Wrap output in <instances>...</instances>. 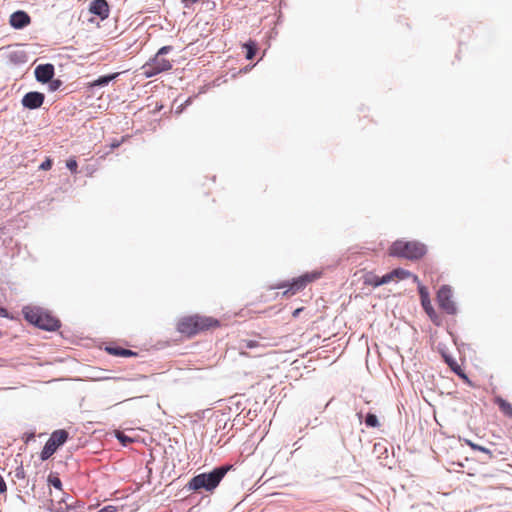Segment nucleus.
Here are the masks:
<instances>
[{"label": "nucleus", "instance_id": "nucleus-1", "mask_svg": "<svg viewBox=\"0 0 512 512\" xmlns=\"http://www.w3.org/2000/svg\"><path fill=\"white\" fill-rule=\"evenodd\" d=\"M220 326L221 322L214 317L192 314L181 317L176 324V329L182 335L191 338L197 334L215 330Z\"/></svg>", "mask_w": 512, "mask_h": 512}, {"label": "nucleus", "instance_id": "nucleus-2", "mask_svg": "<svg viewBox=\"0 0 512 512\" xmlns=\"http://www.w3.org/2000/svg\"><path fill=\"white\" fill-rule=\"evenodd\" d=\"M232 468L231 465L227 466H221L218 468H215L210 473H202L199 475L194 476L189 481V489L198 491L200 489H205L206 491H212L214 490L221 480L224 478L226 473Z\"/></svg>", "mask_w": 512, "mask_h": 512}, {"label": "nucleus", "instance_id": "nucleus-3", "mask_svg": "<svg viewBox=\"0 0 512 512\" xmlns=\"http://www.w3.org/2000/svg\"><path fill=\"white\" fill-rule=\"evenodd\" d=\"M389 255L395 257L417 260L426 254V247L418 241H395L388 250Z\"/></svg>", "mask_w": 512, "mask_h": 512}, {"label": "nucleus", "instance_id": "nucleus-4", "mask_svg": "<svg viewBox=\"0 0 512 512\" xmlns=\"http://www.w3.org/2000/svg\"><path fill=\"white\" fill-rule=\"evenodd\" d=\"M23 314L29 323L41 329L55 331L60 327V321L56 317L39 308L25 307Z\"/></svg>", "mask_w": 512, "mask_h": 512}, {"label": "nucleus", "instance_id": "nucleus-5", "mask_svg": "<svg viewBox=\"0 0 512 512\" xmlns=\"http://www.w3.org/2000/svg\"><path fill=\"white\" fill-rule=\"evenodd\" d=\"M170 49V46H164L160 48L155 57L142 67L143 73L146 77H152L161 72L171 69V62L163 56Z\"/></svg>", "mask_w": 512, "mask_h": 512}, {"label": "nucleus", "instance_id": "nucleus-6", "mask_svg": "<svg viewBox=\"0 0 512 512\" xmlns=\"http://www.w3.org/2000/svg\"><path fill=\"white\" fill-rule=\"evenodd\" d=\"M322 271H312L307 272L295 279L289 284H279L275 288H285L287 289L283 292V296H290L294 295L297 292L303 290L309 283H312L316 281L317 279L321 278Z\"/></svg>", "mask_w": 512, "mask_h": 512}, {"label": "nucleus", "instance_id": "nucleus-7", "mask_svg": "<svg viewBox=\"0 0 512 512\" xmlns=\"http://www.w3.org/2000/svg\"><path fill=\"white\" fill-rule=\"evenodd\" d=\"M67 439L68 432L66 430L59 429L54 431L41 451V460L45 461L49 459L56 450L67 441Z\"/></svg>", "mask_w": 512, "mask_h": 512}, {"label": "nucleus", "instance_id": "nucleus-8", "mask_svg": "<svg viewBox=\"0 0 512 512\" xmlns=\"http://www.w3.org/2000/svg\"><path fill=\"white\" fill-rule=\"evenodd\" d=\"M437 303L445 313L454 315L457 312L456 304L453 300V293L449 286H442L437 292Z\"/></svg>", "mask_w": 512, "mask_h": 512}, {"label": "nucleus", "instance_id": "nucleus-9", "mask_svg": "<svg viewBox=\"0 0 512 512\" xmlns=\"http://www.w3.org/2000/svg\"><path fill=\"white\" fill-rule=\"evenodd\" d=\"M419 295H420V299H421V305H422L424 311L427 313V315L429 316V318L431 319V321L434 324L440 325V323H441L440 318L431 304V300H430L429 292H428L427 288L420 285L419 286Z\"/></svg>", "mask_w": 512, "mask_h": 512}, {"label": "nucleus", "instance_id": "nucleus-10", "mask_svg": "<svg viewBox=\"0 0 512 512\" xmlns=\"http://www.w3.org/2000/svg\"><path fill=\"white\" fill-rule=\"evenodd\" d=\"M89 12L105 20L110 15V7L106 0H93L89 6Z\"/></svg>", "mask_w": 512, "mask_h": 512}, {"label": "nucleus", "instance_id": "nucleus-11", "mask_svg": "<svg viewBox=\"0 0 512 512\" xmlns=\"http://www.w3.org/2000/svg\"><path fill=\"white\" fill-rule=\"evenodd\" d=\"M44 98L40 92H29L22 98V105L28 109H37L42 106Z\"/></svg>", "mask_w": 512, "mask_h": 512}, {"label": "nucleus", "instance_id": "nucleus-12", "mask_svg": "<svg viewBox=\"0 0 512 512\" xmlns=\"http://www.w3.org/2000/svg\"><path fill=\"white\" fill-rule=\"evenodd\" d=\"M34 73L37 81L48 83L54 76V66L50 63L38 65Z\"/></svg>", "mask_w": 512, "mask_h": 512}, {"label": "nucleus", "instance_id": "nucleus-13", "mask_svg": "<svg viewBox=\"0 0 512 512\" xmlns=\"http://www.w3.org/2000/svg\"><path fill=\"white\" fill-rule=\"evenodd\" d=\"M10 25L16 29H22L30 24L31 18L24 11H16L10 16Z\"/></svg>", "mask_w": 512, "mask_h": 512}, {"label": "nucleus", "instance_id": "nucleus-14", "mask_svg": "<svg viewBox=\"0 0 512 512\" xmlns=\"http://www.w3.org/2000/svg\"><path fill=\"white\" fill-rule=\"evenodd\" d=\"M68 496H62L59 500L51 499L50 510L52 512H69L72 503L67 501Z\"/></svg>", "mask_w": 512, "mask_h": 512}, {"label": "nucleus", "instance_id": "nucleus-15", "mask_svg": "<svg viewBox=\"0 0 512 512\" xmlns=\"http://www.w3.org/2000/svg\"><path fill=\"white\" fill-rule=\"evenodd\" d=\"M105 351L108 354L116 356V357H134L137 355L136 352H134L130 349H125V348H122V347L116 346V345L106 346Z\"/></svg>", "mask_w": 512, "mask_h": 512}, {"label": "nucleus", "instance_id": "nucleus-16", "mask_svg": "<svg viewBox=\"0 0 512 512\" xmlns=\"http://www.w3.org/2000/svg\"><path fill=\"white\" fill-rule=\"evenodd\" d=\"M493 402L505 416L512 418V404L510 402L503 399L501 396H495Z\"/></svg>", "mask_w": 512, "mask_h": 512}, {"label": "nucleus", "instance_id": "nucleus-17", "mask_svg": "<svg viewBox=\"0 0 512 512\" xmlns=\"http://www.w3.org/2000/svg\"><path fill=\"white\" fill-rule=\"evenodd\" d=\"M443 358L445 360V362L447 363V365L450 367V369L456 373L458 376H460L462 379H466L467 380V376L466 374L464 373L463 369L461 368V366L457 363L456 360H454L451 356L447 355V354H443Z\"/></svg>", "mask_w": 512, "mask_h": 512}, {"label": "nucleus", "instance_id": "nucleus-18", "mask_svg": "<svg viewBox=\"0 0 512 512\" xmlns=\"http://www.w3.org/2000/svg\"><path fill=\"white\" fill-rule=\"evenodd\" d=\"M363 279V283L368 286L378 287L382 285L381 277L372 272L366 273Z\"/></svg>", "mask_w": 512, "mask_h": 512}, {"label": "nucleus", "instance_id": "nucleus-19", "mask_svg": "<svg viewBox=\"0 0 512 512\" xmlns=\"http://www.w3.org/2000/svg\"><path fill=\"white\" fill-rule=\"evenodd\" d=\"M119 73H113L110 75L101 76L98 79L94 80L90 83L91 87L96 86H105L108 85L112 80H114L116 77H118Z\"/></svg>", "mask_w": 512, "mask_h": 512}, {"label": "nucleus", "instance_id": "nucleus-20", "mask_svg": "<svg viewBox=\"0 0 512 512\" xmlns=\"http://www.w3.org/2000/svg\"><path fill=\"white\" fill-rule=\"evenodd\" d=\"M243 345H244L246 348H249V349H253V348H262V349H265V348H268V347L273 346V345H272V344H270V343L264 342V341H263V338H261L260 340H244V341H243Z\"/></svg>", "mask_w": 512, "mask_h": 512}, {"label": "nucleus", "instance_id": "nucleus-21", "mask_svg": "<svg viewBox=\"0 0 512 512\" xmlns=\"http://www.w3.org/2000/svg\"><path fill=\"white\" fill-rule=\"evenodd\" d=\"M392 272L395 280H404L411 276L413 277L414 281L418 280V277L416 275H412L411 272L402 268H396L392 270Z\"/></svg>", "mask_w": 512, "mask_h": 512}, {"label": "nucleus", "instance_id": "nucleus-22", "mask_svg": "<svg viewBox=\"0 0 512 512\" xmlns=\"http://www.w3.org/2000/svg\"><path fill=\"white\" fill-rule=\"evenodd\" d=\"M243 48L246 49V58L248 60H252L256 54L257 51V44L255 41H248L245 44H243Z\"/></svg>", "mask_w": 512, "mask_h": 512}, {"label": "nucleus", "instance_id": "nucleus-23", "mask_svg": "<svg viewBox=\"0 0 512 512\" xmlns=\"http://www.w3.org/2000/svg\"><path fill=\"white\" fill-rule=\"evenodd\" d=\"M48 483L59 491H62V482L57 475L50 474L48 476Z\"/></svg>", "mask_w": 512, "mask_h": 512}, {"label": "nucleus", "instance_id": "nucleus-24", "mask_svg": "<svg viewBox=\"0 0 512 512\" xmlns=\"http://www.w3.org/2000/svg\"><path fill=\"white\" fill-rule=\"evenodd\" d=\"M365 423L369 427H377V426H379V422H378L377 416L375 414H372V413H368L367 414L366 419H365Z\"/></svg>", "mask_w": 512, "mask_h": 512}, {"label": "nucleus", "instance_id": "nucleus-25", "mask_svg": "<svg viewBox=\"0 0 512 512\" xmlns=\"http://www.w3.org/2000/svg\"><path fill=\"white\" fill-rule=\"evenodd\" d=\"M66 166L72 173L77 172L78 164L75 159L71 158V159L67 160Z\"/></svg>", "mask_w": 512, "mask_h": 512}, {"label": "nucleus", "instance_id": "nucleus-26", "mask_svg": "<svg viewBox=\"0 0 512 512\" xmlns=\"http://www.w3.org/2000/svg\"><path fill=\"white\" fill-rule=\"evenodd\" d=\"M394 280L395 279H394V275H393L392 271L381 277L382 285L387 284V283H389L391 281H394Z\"/></svg>", "mask_w": 512, "mask_h": 512}, {"label": "nucleus", "instance_id": "nucleus-27", "mask_svg": "<svg viewBox=\"0 0 512 512\" xmlns=\"http://www.w3.org/2000/svg\"><path fill=\"white\" fill-rule=\"evenodd\" d=\"M470 447L473 449V450H477V451H481L483 453H490L489 449L483 447V446H480V445H477V444H473V443H469Z\"/></svg>", "mask_w": 512, "mask_h": 512}, {"label": "nucleus", "instance_id": "nucleus-28", "mask_svg": "<svg viewBox=\"0 0 512 512\" xmlns=\"http://www.w3.org/2000/svg\"><path fill=\"white\" fill-rule=\"evenodd\" d=\"M117 438H118V439H119V441H120L121 443H123L124 445H126V444H127V443H129V442H131V439H130L128 436L124 435L123 433H118V434H117Z\"/></svg>", "mask_w": 512, "mask_h": 512}, {"label": "nucleus", "instance_id": "nucleus-29", "mask_svg": "<svg viewBox=\"0 0 512 512\" xmlns=\"http://www.w3.org/2000/svg\"><path fill=\"white\" fill-rule=\"evenodd\" d=\"M52 167V160L51 159H46L41 165H40V169L41 170H49L51 169Z\"/></svg>", "mask_w": 512, "mask_h": 512}, {"label": "nucleus", "instance_id": "nucleus-30", "mask_svg": "<svg viewBox=\"0 0 512 512\" xmlns=\"http://www.w3.org/2000/svg\"><path fill=\"white\" fill-rule=\"evenodd\" d=\"M60 85H61V81L59 79L52 80L50 83V89L52 91L57 90L60 87Z\"/></svg>", "mask_w": 512, "mask_h": 512}, {"label": "nucleus", "instance_id": "nucleus-31", "mask_svg": "<svg viewBox=\"0 0 512 512\" xmlns=\"http://www.w3.org/2000/svg\"><path fill=\"white\" fill-rule=\"evenodd\" d=\"M7 491V486L4 481V478L0 475V493H5Z\"/></svg>", "mask_w": 512, "mask_h": 512}, {"label": "nucleus", "instance_id": "nucleus-32", "mask_svg": "<svg viewBox=\"0 0 512 512\" xmlns=\"http://www.w3.org/2000/svg\"><path fill=\"white\" fill-rule=\"evenodd\" d=\"M98 512H116V508L114 506H106L100 509Z\"/></svg>", "mask_w": 512, "mask_h": 512}, {"label": "nucleus", "instance_id": "nucleus-33", "mask_svg": "<svg viewBox=\"0 0 512 512\" xmlns=\"http://www.w3.org/2000/svg\"><path fill=\"white\" fill-rule=\"evenodd\" d=\"M17 477H19V478H24V471H23V469H22V468H21V470H20V471H17Z\"/></svg>", "mask_w": 512, "mask_h": 512}, {"label": "nucleus", "instance_id": "nucleus-34", "mask_svg": "<svg viewBox=\"0 0 512 512\" xmlns=\"http://www.w3.org/2000/svg\"><path fill=\"white\" fill-rule=\"evenodd\" d=\"M183 2H192V3H196L198 0H182Z\"/></svg>", "mask_w": 512, "mask_h": 512}, {"label": "nucleus", "instance_id": "nucleus-35", "mask_svg": "<svg viewBox=\"0 0 512 512\" xmlns=\"http://www.w3.org/2000/svg\"><path fill=\"white\" fill-rule=\"evenodd\" d=\"M240 354L243 356H250L247 352H244V351H241Z\"/></svg>", "mask_w": 512, "mask_h": 512}, {"label": "nucleus", "instance_id": "nucleus-36", "mask_svg": "<svg viewBox=\"0 0 512 512\" xmlns=\"http://www.w3.org/2000/svg\"><path fill=\"white\" fill-rule=\"evenodd\" d=\"M299 311L300 309L295 310L294 315L296 316L297 314H299Z\"/></svg>", "mask_w": 512, "mask_h": 512}, {"label": "nucleus", "instance_id": "nucleus-37", "mask_svg": "<svg viewBox=\"0 0 512 512\" xmlns=\"http://www.w3.org/2000/svg\"><path fill=\"white\" fill-rule=\"evenodd\" d=\"M262 355H266V353L262 352V353L257 354L256 356H262Z\"/></svg>", "mask_w": 512, "mask_h": 512}]
</instances>
